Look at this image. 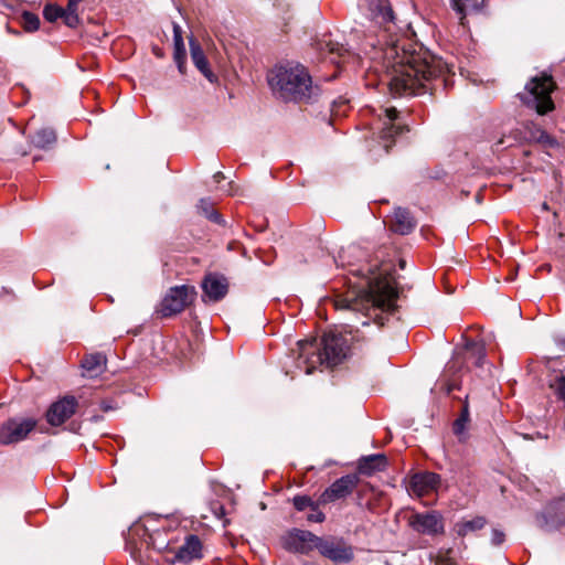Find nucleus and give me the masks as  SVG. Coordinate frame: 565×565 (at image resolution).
I'll list each match as a JSON object with an SVG mask.
<instances>
[{"mask_svg":"<svg viewBox=\"0 0 565 565\" xmlns=\"http://www.w3.org/2000/svg\"><path fill=\"white\" fill-rule=\"evenodd\" d=\"M384 54L387 61L393 60L388 65V87L393 95H422L445 85L441 78L445 66L440 60L427 61L406 51L399 55L397 45L387 47Z\"/></svg>","mask_w":565,"mask_h":565,"instance_id":"1","label":"nucleus"},{"mask_svg":"<svg viewBox=\"0 0 565 565\" xmlns=\"http://www.w3.org/2000/svg\"><path fill=\"white\" fill-rule=\"evenodd\" d=\"M396 297L397 292L391 278L383 276L381 273L369 278L366 287L359 294L352 292L347 296H339L334 300V306L337 309L361 311L370 315L371 310H394Z\"/></svg>","mask_w":565,"mask_h":565,"instance_id":"2","label":"nucleus"},{"mask_svg":"<svg viewBox=\"0 0 565 565\" xmlns=\"http://www.w3.org/2000/svg\"><path fill=\"white\" fill-rule=\"evenodd\" d=\"M297 367L311 374L320 365L329 367L340 364L349 353L348 340L341 334L326 333L318 343L316 339L298 341Z\"/></svg>","mask_w":565,"mask_h":565,"instance_id":"3","label":"nucleus"},{"mask_svg":"<svg viewBox=\"0 0 565 565\" xmlns=\"http://www.w3.org/2000/svg\"><path fill=\"white\" fill-rule=\"evenodd\" d=\"M273 93L285 102H309L318 95V87L305 66L287 63L275 66L268 75Z\"/></svg>","mask_w":565,"mask_h":565,"instance_id":"4","label":"nucleus"},{"mask_svg":"<svg viewBox=\"0 0 565 565\" xmlns=\"http://www.w3.org/2000/svg\"><path fill=\"white\" fill-rule=\"evenodd\" d=\"M554 86L552 76L534 77L525 85L520 98L527 107L535 109L537 114L545 115L554 109V103L551 98Z\"/></svg>","mask_w":565,"mask_h":565,"instance_id":"5","label":"nucleus"},{"mask_svg":"<svg viewBox=\"0 0 565 565\" xmlns=\"http://www.w3.org/2000/svg\"><path fill=\"white\" fill-rule=\"evenodd\" d=\"M195 296L196 291L192 286L171 287L160 303L159 312L162 317L178 315L194 300Z\"/></svg>","mask_w":565,"mask_h":565,"instance_id":"6","label":"nucleus"},{"mask_svg":"<svg viewBox=\"0 0 565 565\" xmlns=\"http://www.w3.org/2000/svg\"><path fill=\"white\" fill-rule=\"evenodd\" d=\"M316 550L333 563H349L354 557L352 547L343 539L335 536H318Z\"/></svg>","mask_w":565,"mask_h":565,"instance_id":"7","label":"nucleus"},{"mask_svg":"<svg viewBox=\"0 0 565 565\" xmlns=\"http://www.w3.org/2000/svg\"><path fill=\"white\" fill-rule=\"evenodd\" d=\"M36 427V420L31 417H14L0 426V444L11 445L24 440Z\"/></svg>","mask_w":565,"mask_h":565,"instance_id":"8","label":"nucleus"},{"mask_svg":"<svg viewBox=\"0 0 565 565\" xmlns=\"http://www.w3.org/2000/svg\"><path fill=\"white\" fill-rule=\"evenodd\" d=\"M318 536L310 531L294 529L281 540L286 551L292 553L308 554L316 548Z\"/></svg>","mask_w":565,"mask_h":565,"instance_id":"9","label":"nucleus"},{"mask_svg":"<svg viewBox=\"0 0 565 565\" xmlns=\"http://www.w3.org/2000/svg\"><path fill=\"white\" fill-rule=\"evenodd\" d=\"M409 525L426 535H438L445 531L444 518L438 511L416 513L411 518Z\"/></svg>","mask_w":565,"mask_h":565,"instance_id":"10","label":"nucleus"},{"mask_svg":"<svg viewBox=\"0 0 565 565\" xmlns=\"http://www.w3.org/2000/svg\"><path fill=\"white\" fill-rule=\"evenodd\" d=\"M358 484L359 477L356 475H345L337 479L322 492L320 502L330 503L339 499H344L353 492Z\"/></svg>","mask_w":565,"mask_h":565,"instance_id":"11","label":"nucleus"},{"mask_svg":"<svg viewBox=\"0 0 565 565\" xmlns=\"http://www.w3.org/2000/svg\"><path fill=\"white\" fill-rule=\"evenodd\" d=\"M77 401L74 396H65L53 403L46 412V419L52 426H60L75 413Z\"/></svg>","mask_w":565,"mask_h":565,"instance_id":"12","label":"nucleus"},{"mask_svg":"<svg viewBox=\"0 0 565 565\" xmlns=\"http://www.w3.org/2000/svg\"><path fill=\"white\" fill-rule=\"evenodd\" d=\"M203 300L220 301L223 299L228 290L226 278L216 274H209L202 281Z\"/></svg>","mask_w":565,"mask_h":565,"instance_id":"13","label":"nucleus"},{"mask_svg":"<svg viewBox=\"0 0 565 565\" xmlns=\"http://www.w3.org/2000/svg\"><path fill=\"white\" fill-rule=\"evenodd\" d=\"M440 483V477L434 472L416 473L411 479V489L418 495L423 497L436 490Z\"/></svg>","mask_w":565,"mask_h":565,"instance_id":"14","label":"nucleus"},{"mask_svg":"<svg viewBox=\"0 0 565 565\" xmlns=\"http://www.w3.org/2000/svg\"><path fill=\"white\" fill-rule=\"evenodd\" d=\"M202 556V544L198 536L190 535L185 542L178 548L175 559L182 563H189Z\"/></svg>","mask_w":565,"mask_h":565,"instance_id":"15","label":"nucleus"},{"mask_svg":"<svg viewBox=\"0 0 565 565\" xmlns=\"http://www.w3.org/2000/svg\"><path fill=\"white\" fill-rule=\"evenodd\" d=\"M190 52L191 58L195 67L207 78L211 83H213L216 77L210 68L209 61L201 47V45L194 40L190 39Z\"/></svg>","mask_w":565,"mask_h":565,"instance_id":"16","label":"nucleus"},{"mask_svg":"<svg viewBox=\"0 0 565 565\" xmlns=\"http://www.w3.org/2000/svg\"><path fill=\"white\" fill-rule=\"evenodd\" d=\"M387 466V459L383 454H375L362 457L358 462V470L362 475L371 476L376 471H382Z\"/></svg>","mask_w":565,"mask_h":565,"instance_id":"17","label":"nucleus"},{"mask_svg":"<svg viewBox=\"0 0 565 565\" xmlns=\"http://www.w3.org/2000/svg\"><path fill=\"white\" fill-rule=\"evenodd\" d=\"M450 3L459 15L460 24L465 25L467 14L480 12L483 9L484 0H450Z\"/></svg>","mask_w":565,"mask_h":565,"instance_id":"18","label":"nucleus"},{"mask_svg":"<svg viewBox=\"0 0 565 565\" xmlns=\"http://www.w3.org/2000/svg\"><path fill=\"white\" fill-rule=\"evenodd\" d=\"M415 220L406 209L397 207L394 211L393 231L406 235L415 228Z\"/></svg>","mask_w":565,"mask_h":565,"instance_id":"19","label":"nucleus"},{"mask_svg":"<svg viewBox=\"0 0 565 565\" xmlns=\"http://www.w3.org/2000/svg\"><path fill=\"white\" fill-rule=\"evenodd\" d=\"M106 356L102 353H94L87 355L83 362L82 367L89 377H95L102 374L106 369Z\"/></svg>","mask_w":565,"mask_h":565,"instance_id":"20","label":"nucleus"},{"mask_svg":"<svg viewBox=\"0 0 565 565\" xmlns=\"http://www.w3.org/2000/svg\"><path fill=\"white\" fill-rule=\"evenodd\" d=\"M487 524V520L483 516H476L471 520H461L455 524V532L458 536L465 537L470 533L477 532L483 529Z\"/></svg>","mask_w":565,"mask_h":565,"instance_id":"21","label":"nucleus"},{"mask_svg":"<svg viewBox=\"0 0 565 565\" xmlns=\"http://www.w3.org/2000/svg\"><path fill=\"white\" fill-rule=\"evenodd\" d=\"M384 115L385 121L381 138L386 141L401 134L403 131V127L394 124V120L397 118V110L395 108H386L384 110Z\"/></svg>","mask_w":565,"mask_h":565,"instance_id":"22","label":"nucleus"},{"mask_svg":"<svg viewBox=\"0 0 565 565\" xmlns=\"http://www.w3.org/2000/svg\"><path fill=\"white\" fill-rule=\"evenodd\" d=\"M463 359L472 360L476 366H482L486 363V347L481 342L469 341L465 347Z\"/></svg>","mask_w":565,"mask_h":565,"instance_id":"23","label":"nucleus"},{"mask_svg":"<svg viewBox=\"0 0 565 565\" xmlns=\"http://www.w3.org/2000/svg\"><path fill=\"white\" fill-rule=\"evenodd\" d=\"M321 51L328 56L331 63L339 64L340 60H343L349 55V51L340 43H333L331 41L324 42V46H321Z\"/></svg>","mask_w":565,"mask_h":565,"instance_id":"24","label":"nucleus"},{"mask_svg":"<svg viewBox=\"0 0 565 565\" xmlns=\"http://www.w3.org/2000/svg\"><path fill=\"white\" fill-rule=\"evenodd\" d=\"M56 141V135L51 128H42L38 130L32 139L35 147L41 149H47Z\"/></svg>","mask_w":565,"mask_h":565,"instance_id":"25","label":"nucleus"},{"mask_svg":"<svg viewBox=\"0 0 565 565\" xmlns=\"http://www.w3.org/2000/svg\"><path fill=\"white\" fill-rule=\"evenodd\" d=\"M371 11L376 15L381 17L383 21H393V10L388 4L387 0H372L370 2Z\"/></svg>","mask_w":565,"mask_h":565,"instance_id":"26","label":"nucleus"},{"mask_svg":"<svg viewBox=\"0 0 565 565\" xmlns=\"http://www.w3.org/2000/svg\"><path fill=\"white\" fill-rule=\"evenodd\" d=\"M531 139L542 143L546 148L559 147V143L554 137L550 136L546 131L539 127H534V130L531 132Z\"/></svg>","mask_w":565,"mask_h":565,"instance_id":"27","label":"nucleus"},{"mask_svg":"<svg viewBox=\"0 0 565 565\" xmlns=\"http://www.w3.org/2000/svg\"><path fill=\"white\" fill-rule=\"evenodd\" d=\"M198 209L206 218L218 224L223 222L222 216L213 209V204L210 200L201 199Z\"/></svg>","mask_w":565,"mask_h":565,"instance_id":"28","label":"nucleus"},{"mask_svg":"<svg viewBox=\"0 0 565 565\" xmlns=\"http://www.w3.org/2000/svg\"><path fill=\"white\" fill-rule=\"evenodd\" d=\"M550 387L565 408V375H557L550 382Z\"/></svg>","mask_w":565,"mask_h":565,"instance_id":"29","label":"nucleus"},{"mask_svg":"<svg viewBox=\"0 0 565 565\" xmlns=\"http://www.w3.org/2000/svg\"><path fill=\"white\" fill-rule=\"evenodd\" d=\"M21 23L25 31L33 32L40 26V19L36 14L25 11L21 15Z\"/></svg>","mask_w":565,"mask_h":565,"instance_id":"30","label":"nucleus"},{"mask_svg":"<svg viewBox=\"0 0 565 565\" xmlns=\"http://www.w3.org/2000/svg\"><path fill=\"white\" fill-rule=\"evenodd\" d=\"M469 420V411L468 406L465 405L461 412V415L456 422L454 423V433L457 436H461L466 430V424Z\"/></svg>","mask_w":565,"mask_h":565,"instance_id":"31","label":"nucleus"},{"mask_svg":"<svg viewBox=\"0 0 565 565\" xmlns=\"http://www.w3.org/2000/svg\"><path fill=\"white\" fill-rule=\"evenodd\" d=\"M174 62L178 66V70L181 74L185 72V60H186V51L184 45H175L174 46Z\"/></svg>","mask_w":565,"mask_h":565,"instance_id":"32","label":"nucleus"},{"mask_svg":"<svg viewBox=\"0 0 565 565\" xmlns=\"http://www.w3.org/2000/svg\"><path fill=\"white\" fill-rule=\"evenodd\" d=\"M294 507L298 511H305L313 508L317 503L311 500L308 495H296L292 499Z\"/></svg>","mask_w":565,"mask_h":565,"instance_id":"33","label":"nucleus"},{"mask_svg":"<svg viewBox=\"0 0 565 565\" xmlns=\"http://www.w3.org/2000/svg\"><path fill=\"white\" fill-rule=\"evenodd\" d=\"M43 15L47 21L54 22L62 17V8L54 4H47L43 10Z\"/></svg>","mask_w":565,"mask_h":565,"instance_id":"34","label":"nucleus"},{"mask_svg":"<svg viewBox=\"0 0 565 565\" xmlns=\"http://www.w3.org/2000/svg\"><path fill=\"white\" fill-rule=\"evenodd\" d=\"M310 513L307 515V520L309 522L322 523L326 520V515L322 511L319 510L318 503L310 509Z\"/></svg>","mask_w":565,"mask_h":565,"instance_id":"35","label":"nucleus"},{"mask_svg":"<svg viewBox=\"0 0 565 565\" xmlns=\"http://www.w3.org/2000/svg\"><path fill=\"white\" fill-rule=\"evenodd\" d=\"M61 19H63L64 23L70 28H76L79 23L78 14L63 13Z\"/></svg>","mask_w":565,"mask_h":565,"instance_id":"36","label":"nucleus"},{"mask_svg":"<svg viewBox=\"0 0 565 565\" xmlns=\"http://www.w3.org/2000/svg\"><path fill=\"white\" fill-rule=\"evenodd\" d=\"M173 42L175 45H184V41L182 38V29L178 23H173Z\"/></svg>","mask_w":565,"mask_h":565,"instance_id":"37","label":"nucleus"},{"mask_svg":"<svg viewBox=\"0 0 565 565\" xmlns=\"http://www.w3.org/2000/svg\"><path fill=\"white\" fill-rule=\"evenodd\" d=\"M504 533L501 531V530H498V529H493L492 530V544L494 545H500L504 542Z\"/></svg>","mask_w":565,"mask_h":565,"instance_id":"38","label":"nucleus"},{"mask_svg":"<svg viewBox=\"0 0 565 565\" xmlns=\"http://www.w3.org/2000/svg\"><path fill=\"white\" fill-rule=\"evenodd\" d=\"M79 2H73V0H68L67 7L65 9L62 8L63 13H73L77 14V8Z\"/></svg>","mask_w":565,"mask_h":565,"instance_id":"39","label":"nucleus"},{"mask_svg":"<svg viewBox=\"0 0 565 565\" xmlns=\"http://www.w3.org/2000/svg\"><path fill=\"white\" fill-rule=\"evenodd\" d=\"M557 345H558L559 350L565 353V338L558 340Z\"/></svg>","mask_w":565,"mask_h":565,"instance_id":"40","label":"nucleus"},{"mask_svg":"<svg viewBox=\"0 0 565 565\" xmlns=\"http://www.w3.org/2000/svg\"><path fill=\"white\" fill-rule=\"evenodd\" d=\"M222 178H223V174L221 172H216L214 174V179H215L216 182H218Z\"/></svg>","mask_w":565,"mask_h":565,"instance_id":"41","label":"nucleus"},{"mask_svg":"<svg viewBox=\"0 0 565 565\" xmlns=\"http://www.w3.org/2000/svg\"><path fill=\"white\" fill-rule=\"evenodd\" d=\"M110 408H111V407H110L109 405H107V404H105V403L103 404V409H104V411H108V409H110Z\"/></svg>","mask_w":565,"mask_h":565,"instance_id":"42","label":"nucleus"},{"mask_svg":"<svg viewBox=\"0 0 565 565\" xmlns=\"http://www.w3.org/2000/svg\"><path fill=\"white\" fill-rule=\"evenodd\" d=\"M457 360H458V356H456L452 361V366H455V364L457 363Z\"/></svg>","mask_w":565,"mask_h":565,"instance_id":"43","label":"nucleus"},{"mask_svg":"<svg viewBox=\"0 0 565 565\" xmlns=\"http://www.w3.org/2000/svg\"><path fill=\"white\" fill-rule=\"evenodd\" d=\"M384 147H385V149H386V151H387V150H388V148H390V145L385 143V145H384Z\"/></svg>","mask_w":565,"mask_h":565,"instance_id":"44","label":"nucleus"},{"mask_svg":"<svg viewBox=\"0 0 565 565\" xmlns=\"http://www.w3.org/2000/svg\"><path fill=\"white\" fill-rule=\"evenodd\" d=\"M362 324H363V326H367V324H369V322H367V321H363V322H362Z\"/></svg>","mask_w":565,"mask_h":565,"instance_id":"45","label":"nucleus"},{"mask_svg":"<svg viewBox=\"0 0 565 565\" xmlns=\"http://www.w3.org/2000/svg\"><path fill=\"white\" fill-rule=\"evenodd\" d=\"M82 0H73V2H81Z\"/></svg>","mask_w":565,"mask_h":565,"instance_id":"46","label":"nucleus"}]
</instances>
